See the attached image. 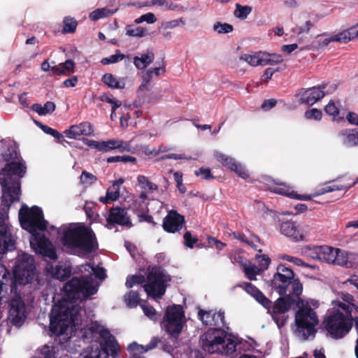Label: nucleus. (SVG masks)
Instances as JSON below:
<instances>
[{"mask_svg": "<svg viewBox=\"0 0 358 358\" xmlns=\"http://www.w3.org/2000/svg\"><path fill=\"white\" fill-rule=\"evenodd\" d=\"M289 308L287 301L283 298L277 299L272 307L271 314L273 320L275 322L278 328H281L285 325L288 319L287 312Z\"/></svg>", "mask_w": 358, "mask_h": 358, "instance_id": "16", "label": "nucleus"}, {"mask_svg": "<svg viewBox=\"0 0 358 358\" xmlns=\"http://www.w3.org/2000/svg\"><path fill=\"white\" fill-rule=\"evenodd\" d=\"M331 42H334L333 36L330 38H318L313 43L312 45L314 49H321L327 46Z\"/></svg>", "mask_w": 358, "mask_h": 358, "instance_id": "58", "label": "nucleus"}, {"mask_svg": "<svg viewBox=\"0 0 358 358\" xmlns=\"http://www.w3.org/2000/svg\"><path fill=\"white\" fill-rule=\"evenodd\" d=\"M144 281V277L142 275H132L128 277L126 281V286L128 288L132 287L134 285L141 284Z\"/></svg>", "mask_w": 358, "mask_h": 358, "instance_id": "60", "label": "nucleus"}, {"mask_svg": "<svg viewBox=\"0 0 358 358\" xmlns=\"http://www.w3.org/2000/svg\"><path fill=\"white\" fill-rule=\"evenodd\" d=\"M36 124L38 126V127H40L43 130V131L44 133H45L47 134L51 135L57 139H60L63 137V136L60 133H59L57 130H55L48 126L44 125L39 122H36Z\"/></svg>", "mask_w": 358, "mask_h": 358, "instance_id": "56", "label": "nucleus"}, {"mask_svg": "<svg viewBox=\"0 0 358 358\" xmlns=\"http://www.w3.org/2000/svg\"><path fill=\"white\" fill-rule=\"evenodd\" d=\"M2 157L8 163L0 171V183L3 189V203L9 206L19 199L20 179L24 176L26 167L22 162L16 161L17 153L14 148H8Z\"/></svg>", "mask_w": 358, "mask_h": 358, "instance_id": "4", "label": "nucleus"}, {"mask_svg": "<svg viewBox=\"0 0 358 358\" xmlns=\"http://www.w3.org/2000/svg\"><path fill=\"white\" fill-rule=\"evenodd\" d=\"M297 336L303 340L313 337L319 320L315 312L307 305L299 308L295 315Z\"/></svg>", "mask_w": 358, "mask_h": 358, "instance_id": "8", "label": "nucleus"}, {"mask_svg": "<svg viewBox=\"0 0 358 358\" xmlns=\"http://www.w3.org/2000/svg\"><path fill=\"white\" fill-rule=\"evenodd\" d=\"M214 155L217 160L221 162L223 166L234 171L240 177L246 178L248 176L246 169L241 164H236L234 159L231 157L227 156L220 152H215Z\"/></svg>", "mask_w": 358, "mask_h": 358, "instance_id": "18", "label": "nucleus"}, {"mask_svg": "<svg viewBox=\"0 0 358 358\" xmlns=\"http://www.w3.org/2000/svg\"><path fill=\"white\" fill-rule=\"evenodd\" d=\"M117 10V8H99L90 13L89 18L91 21H97L101 19L107 18L115 14Z\"/></svg>", "mask_w": 358, "mask_h": 358, "instance_id": "35", "label": "nucleus"}, {"mask_svg": "<svg viewBox=\"0 0 358 358\" xmlns=\"http://www.w3.org/2000/svg\"><path fill=\"white\" fill-rule=\"evenodd\" d=\"M124 301L128 306L132 308L138 304L139 299L137 293L129 292L128 294L124 296Z\"/></svg>", "mask_w": 358, "mask_h": 358, "instance_id": "55", "label": "nucleus"}, {"mask_svg": "<svg viewBox=\"0 0 358 358\" xmlns=\"http://www.w3.org/2000/svg\"><path fill=\"white\" fill-rule=\"evenodd\" d=\"M82 268L81 271L88 272L89 276L73 278L66 282L63 287V299L52 308L50 329L55 335H68L78 324L80 308L76 301L95 294L98 290L99 285L93 280L92 275L101 280L106 278L105 270L102 267L85 264Z\"/></svg>", "mask_w": 358, "mask_h": 358, "instance_id": "1", "label": "nucleus"}, {"mask_svg": "<svg viewBox=\"0 0 358 358\" xmlns=\"http://www.w3.org/2000/svg\"><path fill=\"white\" fill-rule=\"evenodd\" d=\"M324 110L327 115L332 117L334 121L339 122L341 120H344L343 117H338L339 108L333 101H330L328 103L324 108Z\"/></svg>", "mask_w": 358, "mask_h": 358, "instance_id": "44", "label": "nucleus"}, {"mask_svg": "<svg viewBox=\"0 0 358 358\" xmlns=\"http://www.w3.org/2000/svg\"><path fill=\"white\" fill-rule=\"evenodd\" d=\"M34 268L33 257L24 252L20 254L16 258L13 268L14 280L11 279L12 287H14L13 285L29 283L33 279ZM9 274L12 278L10 273Z\"/></svg>", "mask_w": 358, "mask_h": 358, "instance_id": "9", "label": "nucleus"}, {"mask_svg": "<svg viewBox=\"0 0 358 358\" xmlns=\"http://www.w3.org/2000/svg\"><path fill=\"white\" fill-rule=\"evenodd\" d=\"M280 230L282 234L296 241V237L298 236L296 222L291 221L282 222L280 226Z\"/></svg>", "mask_w": 358, "mask_h": 358, "instance_id": "36", "label": "nucleus"}, {"mask_svg": "<svg viewBox=\"0 0 358 358\" xmlns=\"http://www.w3.org/2000/svg\"><path fill=\"white\" fill-rule=\"evenodd\" d=\"M92 338H100L99 345L93 344L80 356V358H108L110 355L115 357L118 355L120 346L110 333L97 322H92L88 328Z\"/></svg>", "mask_w": 358, "mask_h": 358, "instance_id": "5", "label": "nucleus"}, {"mask_svg": "<svg viewBox=\"0 0 358 358\" xmlns=\"http://www.w3.org/2000/svg\"><path fill=\"white\" fill-rule=\"evenodd\" d=\"M336 248L327 245H322L320 252V261L334 264L335 260Z\"/></svg>", "mask_w": 358, "mask_h": 358, "instance_id": "39", "label": "nucleus"}, {"mask_svg": "<svg viewBox=\"0 0 358 358\" xmlns=\"http://www.w3.org/2000/svg\"><path fill=\"white\" fill-rule=\"evenodd\" d=\"M185 24V20L183 17H180L169 21L162 22L160 24L159 29L166 31L168 29H175L180 25L184 26Z\"/></svg>", "mask_w": 358, "mask_h": 358, "instance_id": "45", "label": "nucleus"}, {"mask_svg": "<svg viewBox=\"0 0 358 358\" xmlns=\"http://www.w3.org/2000/svg\"><path fill=\"white\" fill-rule=\"evenodd\" d=\"M256 259L258 263V266H257L259 267L262 271L267 269L271 263V259L266 255H257Z\"/></svg>", "mask_w": 358, "mask_h": 358, "instance_id": "54", "label": "nucleus"}, {"mask_svg": "<svg viewBox=\"0 0 358 358\" xmlns=\"http://www.w3.org/2000/svg\"><path fill=\"white\" fill-rule=\"evenodd\" d=\"M201 347L209 353L231 354L239 343L238 338L220 328L210 329L200 338Z\"/></svg>", "mask_w": 358, "mask_h": 358, "instance_id": "6", "label": "nucleus"}, {"mask_svg": "<svg viewBox=\"0 0 358 358\" xmlns=\"http://www.w3.org/2000/svg\"><path fill=\"white\" fill-rule=\"evenodd\" d=\"M303 291V286L300 281L297 279H293L289 284V287L287 290L288 295L293 294L299 296Z\"/></svg>", "mask_w": 358, "mask_h": 358, "instance_id": "50", "label": "nucleus"}, {"mask_svg": "<svg viewBox=\"0 0 358 358\" xmlns=\"http://www.w3.org/2000/svg\"><path fill=\"white\" fill-rule=\"evenodd\" d=\"M243 268L245 275L250 280H255L256 275L262 271L256 265L251 264H245Z\"/></svg>", "mask_w": 358, "mask_h": 358, "instance_id": "49", "label": "nucleus"}, {"mask_svg": "<svg viewBox=\"0 0 358 358\" xmlns=\"http://www.w3.org/2000/svg\"><path fill=\"white\" fill-rule=\"evenodd\" d=\"M78 26L77 21L72 17H66L63 20V29L64 34L74 33Z\"/></svg>", "mask_w": 358, "mask_h": 358, "instance_id": "46", "label": "nucleus"}, {"mask_svg": "<svg viewBox=\"0 0 358 358\" xmlns=\"http://www.w3.org/2000/svg\"><path fill=\"white\" fill-rule=\"evenodd\" d=\"M10 296L7 322L16 327H20L24 324L27 317L25 304L21 296L16 293L15 287H13Z\"/></svg>", "mask_w": 358, "mask_h": 358, "instance_id": "13", "label": "nucleus"}, {"mask_svg": "<svg viewBox=\"0 0 358 358\" xmlns=\"http://www.w3.org/2000/svg\"><path fill=\"white\" fill-rule=\"evenodd\" d=\"M96 180V178L95 176L86 171H83L80 176V182L83 184L92 185L95 182Z\"/></svg>", "mask_w": 358, "mask_h": 358, "instance_id": "59", "label": "nucleus"}, {"mask_svg": "<svg viewBox=\"0 0 358 358\" xmlns=\"http://www.w3.org/2000/svg\"><path fill=\"white\" fill-rule=\"evenodd\" d=\"M138 184L147 194L150 192L157 189V185L150 182L145 176H138L137 178Z\"/></svg>", "mask_w": 358, "mask_h": 358, "instance_id": "43", "label": "nucleus"}, {"mask_svg": "<svg viewBox=\"0 0 358 358\" xmlns=\"http://www.w3.org/2000/svg\"><path fill=\"white\" fill-rule=\"evenodd\" d=\"M184 217L171 210L164 219L163 228L167 232L175 233L182 229Z\"/></svg>", "mask_w": 358, "mask_h": 358, "instance_id": "19", "label": "nucleus"}, {"mask_svg": "<svg viewBox=\"0 0 358 358\" xmlns=\"http://www.w3.org/2000/svg\"><path fill=\"white\" fill-rule=\"evenodd\" d=\"M41 357L38 358H52L54 355V348L51 345H45L41 350Z\"/></svg>", "mask_w": 358, "mask_h": 358, "instance_id": "62", "label": "nucleus"}, {"mask_svg": "<svg viewBox=\"0 0 358 358\" xmlns=\"http://www.w3.org/2000/svg\"><path fill=\"white\" fill-rule=\"evenodd\" d=\"M47 272L54 278L64 280L70 275L71 269L69 266L62 264L55 266H49L46 268Z\"/></svg>", "mask_w": 358, "mask_h": 358, "instance_id": "32", "label": "nucleus"}, {"mask_svg": "<svg viewBox=\"0 0 358 358\" xmlns=\"http://www.w3.org/2000/svg\"><path fill=\"white\" fill-rule=\"evenodd\" d=\"M93 132L94 127L92 124L85 122L79 124L72 125L64 133L69 138H76L80 136H90Z\"/></svg>", "mask_w": 358, "mask_h": 358, "instance_id": "22", "label": "nucleus"}, {"mask_svg": "<svg viewBox=\"0 0 358 358\" xmlns=\"http://www.w3.org/2000/svg\"><path fill=\"white\" fill-rule=\"evenodd\" d=\"M194 173H195L196 176H200L203 179H206V180H208V179L213 178V176L210 173V169H208L201 168V169H199L198 170H196L194 171Z\"/></svg>", "mask_w": 358, "mask_h": 358, "instance_id": "64", "label": "nucleus"}, {"mask_svg": "<svg viewBox=\"0 0 358 358\" xmlns=\"http://www.w3.org/2000/svg\"><path fill=\"white\" fill-rule=\"evenodd\" d=\"M164 72H165V68L164 66H160V67H156V68H150L143 73L145 75H146L148 77H150V79H152V74L155 75L156 76H159L164 73Z\"/></svg>", "mask_w": 358, "mask_h": 358, "instance_id": "61", "label": "nucleus"}, {"mask_svg": "<svg viewBox=\"0 0 358 358\" xmlns=\"http://www.w3.org/2000/svg\"><path fill=\"white\" fill-rule=\"evenodd\" d=\"M305 117L308 120H320L322 117V113L320 110L312 108L306 111Z\"/></svg>", "mask_w": 358, "mask_h": 358, "instance_id": "57", "label": "nucleus"}, {"mask_svg": "<svg viewBox=\"0 0 358 358\" xmlns=\"http://www.w3.org/2000/svg\"><path fill=\"white\" fill-rule=\"evenodd\" d=\"M102 81L112 89H123L125 87L124 78H117L111 73L104 74Z\"/></svg>", "mask_w": 358, "mask_h": 358, "instance_id": "37", "label": "nucleus"}, {"mask_svg": "<svg viewBox=\"0 0 358 358\" xmlns=\"http://www.w3.org/2000/svg\"><path fill=\"white\" fill-rule=\"evenodd\" d=\"M233 29V26L226 22H217L213 26V30L218 34H228Z\"/></svg>", "mask_w": 358, "mask_h": 358, "instance_id": "47", "label": "nucleus"}, {"mask_svg": "<svg viewBox=\"0 0 358 358\" xmlns=\"http://www.w3.org/2000/svg\"><path fill=\"white\" fill-rule=\"evenodd\" d=\"M152 6L164 7L166 10L171 11H180L182 10V7L180 4L172 0H152L150 1H146L142 5H139L138 7Z\"/></svg>", "mask_w": 358, "mask_h": 358, "instance_id": "33", "label": "nucleus"}, {"mask_svg": "<svg viewBox=\"0 0 358 358\" xmlns=\"http://www.w3.org/2000/svg\"><path fill=\"white\" fill-rule=\"evenodd\" d=\"M251 11L252 8L249 6H241L240 4H236V8L234 10V15L239 19L244 20L248 17Z\"/></svg>", "mask_w": 358, "mask_h": 358, "instance_id": "52", "label": "nucleus"}, {"mask_svg": "<svg viewBox=\"0 0 358 358\" xmlns=\"http://www.w3.org/2000/svg\"><path fill=\"white\" fill-rule=\"evenodd\" d=\"M244 289L247 293L251 295L258 303L262 304L265 308L269 309L271 308V301H269L262 292H261L257 288L251 285L250 283H246L244 285Z\"/></svg>", "mask_w": 358, "mask_h": 358, "instance_id": "30", "label": "nucleus"}, {"mask_svg": "<svg viewBox=\"0 0 358 358\" xmlns=\"http://www.w3.org/2000/svg\"><path fill=\"white\" fill-rule=\"evenodd\" d=\"M125 57V55L120 50H116L114 55H112L108 57L103 58L101 61V63L103 65H108L110 64H115L122 60H123Z\"/></svg>", "mask_w": 358, "mask_h": 358, "instance_id": "48", "label": "nucleus"}, {"mask_svg": "<svg viewBox=\"0 0 358 358\" xmlns=\"http://www.w3.org/2000/svg\"><path fill=\"white\" fill-rule=\"evenodd\" d=\"M324 325L327 332L334 338H341L352 327V315L336 309L326 317Z\"/></svg>", "mask_w": 358, "mask_h": 358, "instance_id": "7", "label": "nucleus"}, {"mask_svg": "<svg viewBox=\"0 0 358 358\" xmlns=\"http://www.w3.org/2000/svg\"><path fill=\"white\" fill-rule=\"evenodd\" d=\"M170 281L169 275L159 270L152 269L148 275V282L143 287L147 294L155 299L161 298L165 293L166 283Z\"/></svg>", "mask_w": 358, "mask_h": 358, "instance_id": "12", "label": "nucleus"}, {"mask_svg": "<svg viewBox=\"0 0 358 358\" xmlns=\"http://www.w3.org/2000/svg\"><path fill=\"white\" fill-rule=\"evenodd\" d=\"M141 308L143 313L148 317L153 320H156V310L152 307L146 305H141Z\"/></svg>", "mask_w": 358, "mask_h": 358, "instance_id": "63", "label": "nucleus"}, {"mask_svg": "<svg viewBox=\"0 0 358 358\" xmlns=\"http://www.w3.org/2000/svg\"><path fill=\"white\" fill-rule=\"evenodd\" d=\"M108 221H111L112 222H115L120 225H131L127 212L120 208H115L110 210Z\"/></svg>", "mask_w": 358, "mask_h": 358, "instance_id": "31", "label": "nucleus"}, {"mask_svg": "<svg viewBox=\"0 0 358 358\" xmlns=\"http://www.w3.org/2000/svg\"><path fill=\"white\" fill-rule=\"evenodd\" d=\"M312 227L310 224H298L297 223V236L299 235V236L296 237V241H302L310 233L311 231Z\"/></svg>", "mask_w": 358, "mask_h": 358, "instance_id": "51", "label": "nucleus"}, {"mask_svg": "<svg viewBox=\"0 0 358 358\" xmlns=\"http://www.w3.org/2000/svg\"><path fill=\"white\" fill-rule=\"evenodd\" d=\"M341 299L343 302L338 300H335L331 302V304L334 306V308L339 309L348 314H352V310L354 308L358 313V306L354 303L355 299L351 294L348 293H342Z\"/></svg>", "mask_w": 358, "mask_h": 358, "instance_id": "24", "label": "nucleus"}, {"mask_svg": "<svg viewBox=\"0 0 358 358\" xmlns=\"http://www.w3.org/2000/svg\"><path fill=\"white\" fill-rule=\"evenodd\" d=\"M19 220L22 227L31 234L30 245L35 252L44 257L56 259L57 255L55 246L41 232L37 231L46 229V222L41 209L37 206L29 208L22 204L19 211Z\"/></svg>", "mask_w": 358, "mask_h": 358, "instance_id": "2", "label": "nucleus"}, {"mask_svg": "<svg viewBox=\"0 0 358 358\" xmlns=\"http://www.w3.org/2000/svg\"><path fill=\"white\" fill-rule=\"evenodd\" d=\"M124 182L123 178H119L113 182V185L107 189L105 196L99 198V201L103 203H108L116 201L120 196V185Z\"/></svg>", "mask_w": 358, "mask_h": 358, "instance_id": "28", "label": "nucleus"}, {"mask_svg": "<svg viewBox=\"0 0 358 358\" xmlns=\"http://www.w3.org/2000/svg\"><path fill=\"white\" fill-rule=\"evenodd\" d=\"M155 55L151 50H148L140 55L134 57V64L138 70H143L152 63Z\"/></svg>", "mask_w": 358, "mask_h": 358, "instance_id": "34", "label": "nucleus"}, {"mask_svg": "<svg viewBox=\"0 0 358 358\" xmlns=\"http://www.w3.org/2000/svg\"><path fill=\"white\" fill-rule=\"evenodd\" d=\"M185 322L184 311L179 305L168 307L163 319V327L172 336L180 334Z\"/></svg>", "mask_w": 358, "mask_h": 358, "instance_id": "11", "label": "nucleus"}, {"mask_svg": "<svg viewBox=\"0 0 358 358\" xmlns=\"http://www.w3.org/2000/svg\"><path fill=\"white\" fill-rule=\"evenodd\" d=\"M157 19L155 15L152 13H147L145 14L142 15L139 17L134 20V23L136 24H141L143 22H147L148 24H153L157 22Z\"/></svg>", "mask_w": 358, "mask_h": 358, "instance_id": "53", "label": "nucleus"}, {"mask_svg": "<svg viewBox=\"0 0 358 358\" xmlns=\"http://www.w3.org/2000/svg\"><path fill=\"white\" fill-rule=\"evenodd\" d=\"M293 279V271L284 265H279L272 280V285L280 295H285L287 294L289 284Z\"/></svg>", "mask_w": 358, "mask_h": 358, "instance_id": "15", "label": "nucleus"}, {"mask_svg": "<svg viewBox=\"0 0 358 358\" xmlns=\"http://www.w3.org/2000/svg\"><path fill=\"white\" fill-rule=\"evenodd\" d=\"M322 246L306 245L301 248V253L303 256L320 260Z\"/></svg>", "mask_w": 358, "mask_h": 358, "instance_id": "41", "label": "nucleus"}, {"mask_svg": "<svg viewBox=\"0 0 358 358\" xmlns=\"http://www.w3.org/2000/svg\"><path fill=\"white\" fill-rule=\"evenodd\" d=\"M341 143L348 148L357 146V129H345L338 133Z\"/></svg>", "mask_w": 358, "mask_h": 358, "instance_id": "27", "label": "nucleus"}, {"mask_svg": "<svg viewBox=\"0 0 358 358\" xmlns=\"http://www.w3.org/2000/svg\"><path fill=\"white\" fill-rule=\"evenodd\" d=\"M58 234L63 250L71 254L85 256L98 246L94 232L80 224L62 226Z\"/></svg>", "mask_w": 358, "mask_h": 358, "instance_id": "3", "label": "nucleus"}, {"mask_svg": "<svg viewBox=\"0 0 358 358\" xmlns=\"http://www.w3.org/2000/svg\"><path fill=\"white\" fill-rule=\"evenodd\" d=\"M335 253L334 264L346 268H352L357 264L358 257L356 254L339 248H336Z\"/></svg>", "mask_w": 358, "mask_h": 358, "instance_id": "20", "label": "nucleus"}, {"mask_svg": "<svg viewBox=\"0 0 358 358\" xmlns=\"http://www.w3.org/2000/svg\"><path fill=\"white\" fill-rule=\"evenodd\" d=\"M324 96V92L320 87L305 90L301 92L300 101L308 105H313Z\"/></svg>", "mask_w": 358, "mask_h": 358, "instance_id": "26", "label": "nucleus"}, {"mask_svg": "<svg viewBox=\"0 0 358 358\" xmlns=\"http://www.w3.org/2000/svg\"><path fill=\"white\" fill-rule=\"evenodd\" d=\"M149 195L145 192H142L135 200V206L136 210L144 213L146 211H159L162 208V203L159 200H152L151 203L148 201Z\"/></svg>", "mask_w": 358, "mask_h": 358, "instance_id": "21", "label": "nucleus"}, {"mask_svg": "<svg viewBox=\"0 0 358 358\" xmlns=\"http://www.w3.org/2000/svg\"><path fill=\"white\" fill-rule=\"evenodd\" d=\"M198 314L203 324L206 325H220L224 324V312L221 310L215 313L199 310Z\"/></svg>", "mask_w": 358, "mask_h": 358, "instance_id": "23", "label": "nucleus"}, {"mask_svg": "<svg viewBox=\"0 0 358 358\" xmlns=\"http://www.w3.org/2000/svg\"><path fill=\"white\" fill-rule=\"evenodd\" d=\"M15 239L10 226L5 223L0 226V254L14 249Z\"/></svg>", "mask_w": 358, "mask_h": 358, "instance_id": "17", "label": "nucleus"}, {"mask_svg": "<svg viewBox=\"0 0 358 358\" xmlns=\"http://www.w3.org/2000/svg\"><path fill=\"white\" fill-rule=\"evenodd\" d=\"M34 111L40 115H45L53 112L55 109V105L53 102L48 101L43 106L34 103L31 106Z\"/></svg>", "mask_w": 358, "mask_h": 358, "instance_id": "42", "label": "nucleus"}, {"mask_svg": "<svg viewBox=\"0 0 358 358\" xmlns=\"http://www.w3.org/2000/svg\"><path fill=\"white\" fill-rule=\"evenodd\" d=\"M125 32L127 36L135 38H143L148 34L147 29L136 24L127 25Z\"/></svg>", "mask_w": 358, "mask_h": 358, "instance_id": "38", "label": "nucleus"}, {"mask_svg": "<svg viewBox=\"0 0 358 358\" xmlns=\"http://www.w3.org/2000/svg\"><path fill=\"white\" fill-rule=\"evenodd\" d=\"M113 150H118L120 152H129L130 150V143L129 142L117 139L101 141V152H107Z\"/></svg>", "mask_w": 358, "mask_h": 358, "instance_id": "25", "label": "nucleus"}, {"mask_svg": "<svg viewBox=\"0 0 358 358\" xmlns=\"http://www.w3.org/2000/svg\"><path fill=\"white\" fill-rule=\"evenodd\" d=\"M240 61L245 62L252 66L274 65L281 63V55L270 54L266 52H257L254 54H245L240 57Z\"/></svg>", "mask_w": 358, "mask_h": 358, "instance_id": "14", "label": "nucleus"}, {"mask_svg": "<svg viewBox=\"0 0 358 358\" xmlns=\"http://www.w3.org/2000/svg\"><path fill=\"white\" fill-rule=\"evenodd\" d=\"M357 184V182H353L352 183H343V184H330L328 182L324 185L323 187L320 188L318 191L314 193L313 195H299L296 194L289 187L285 185V184H278L276 187H273V192L285 195L287 196L294 198L299 200H304L308 201L312 199V197H315L320 195L324 194L326 193L334 192V191H340V190H348L352 187L355 186Z\"/></svg>", "mask_w": 358, "mask_h": 358, "instance_id": "10", "label": "nucleus"}, {"mask_svg": "<svg viewBox=\"0 0 358 358\" xmlns=\"http://www.w3.org/2000/svg\"><path fill=\"white\" fill-rule=\"evenodd\" d=\"M357 38H358V22L350 28L333 36V40H334V42L343 43H348Z\"/></svg>", "mask_w": 358, "mask_h": 358, "instance_id": "29", "label": "nucleus"}, {"mask_svg": "<svg viewBox=\"0 0 358 358\" xmlns=\"http://www.w3.org/2000/svg\"><path fill=\"white\" fill-rule=\"evenodd\" d=\"M158 339L156 338H152L148 345H141L134 342L128 345V350L131 352H138L143 353L150 350L154 349L157 345Z\"/></svg>", "mask_w": 358, "mask_h": 358, "instance_id": "40", "label": "nucleus"}]
</instances>
